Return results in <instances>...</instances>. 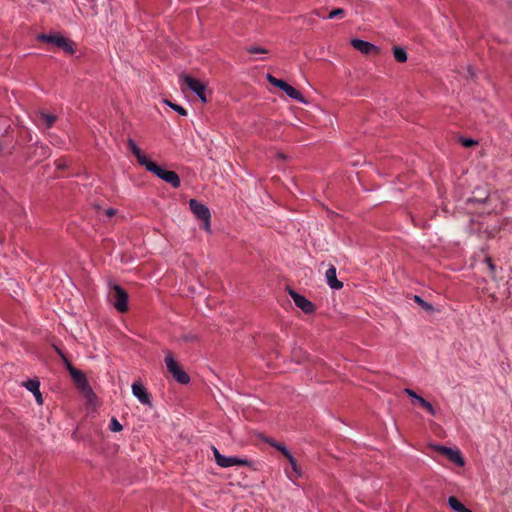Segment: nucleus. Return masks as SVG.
Instances as JSON below:
<instances>
[{
	"label": "nucleus",
	"instance_id": "nucleus-15",
	"mask_svg": "<svg viewBox=\"0 0 512 512\" xmlns=\"http://www.w3.org/2000/svg\"><path fill=\"white\" fill-rule=\"evenodd\" d=\"M286 459L290 464V467L285 469L286 475L290 480L295 481L302 475L301 468L293 455H289Z\"/></svg>",
	"mask_w": 512,
	"mask_h": 512
},
{
	"label": "nucleus",
	"instance_id": "nucleus-30",
	"mask_svg": "<svg viewBox=\"0 0 512 512\" xmlns=\"http://www.w3.org/2000/svg\"><path fill=\"white\" fill-rule=\"evenodd\" d=\"M476 144H477V142L475 140H473V139H463L462 140V145L464 147H472V146H474Z\"/></svg>",
	"mask_w": 512,
	"mask_h": 512
},
{
	"label": "nucleus",
	"instance_id": "nucleus-24",
	"mask_svg": "<svg viewBox=\"0 0 512 512\" xmlns=\"http://www.w3.org/2000/svg\"><path fill=\"white\" fill-rule=\"evenodd\" d=\"M109 429L112 431V432H120L123 427L122 425L119 423V421L113 417L110 421V424H109Z\"/></svg>",
	"mask_w": 512,
	"mask_h": 512
},
{
	"label": "nucleus",
	"instance_id": "nucleus-18",
	"mask_svg": "<svg viewBox=\"0 0 512 512\" xmlns=\"http://www.w3.org/2000/svg\"><path fill=\"white\" fill-rule=\"evenodd\" d=\"M55 121L56 116L54 114L48 113L46 111H40L38 114V122L45 128H51Z\"/></svg>",
	"mask_w": 512,
	"mask_h": 512
},
{
	"label": "nucleus",
	"instance_id": "nucleus-10",
	"mask_svg": "<svg viewBox=\"0 0 512 512\" xmlns=\"http://www.w3.org/2000/svg\"><path fill=\"white\" fill-rule=\"evenodd\" d=\"M289 295L292 297L295 305L304 313L309 314L315 310L314 304L304 296L298 294L294 290L289 289Z\"/></svg>",
	"mask_w": 512,
	"mask_h": 512
},
{
	"label": "nucleus",
	"instance_id": "nucleus-31",
	"mask_svg": "<svg viewBox=\"0 0 512 512\" xmlns=\"http://www.w3.org/2000/svg\"><path fill=\"white\" fill-rule=\"evenodd\" d=\"M404 392H405L409 397H411V398H413V399H415V400H417V397H420V396H419V395H417L413 390L408 389V388H406V389L404 390Z\"/></svg>",
	"mask_w": 512,
	"mask_h": 512
},
{
	"label": "nucleus",
	"instance_id": "nucleus-33",
	"mask_svg": "<svg viewBox=\"0 0 512 512\" xmlns=\"http://www.w3.org/2000/svg\"><path fill=\"white\" fill-rule=\"evenodd\" d=\"M416 401H417V402L419 403V405H421V406L424 404V402H426V400H425L423 397H421V396H420V397H417V400H416Z\"/></svg>",
	"mask_w": 512,
	"mask_h": 512
},
{
	"label": "nucleus",
	"instance_id": "nucleus-6",
	"mask_svg": "<svg viewBox=\"0 0 512 512\" xmlns=\"http://www.w3.org/2000/svg\"><path fill=\"white\" fill-rule=\"evenodd\" d=\"M181 79L183 83L191 90L193 91L203 103L208 102L207 96H206V86L200 82L198 79L193 78L189 75H182Z\"/></svg>",
	"mask_w": 512,
	"mask_h": 512
},
{
	"label": "nucleus",
	"instance_id": "nucleus-1",
	"mask_svg": "<svg viewBox=\"0 0 512 512\" xmlns=\"http://www.w3.org/2000/svg\"><path fill=\"white\" fill-rule=\"evenodd\" d=\"M38 40L52 44L68 54L74 53L73 42L58 33L40 34Z\"/></svg>",
	"mask_w": 512,
	"mask_h": 512
},
{
	"label": "nucleus",
	"instance_id": "nucleus-11",
	"mask_svg": "<svg viewBox=\"0 0 512 512\" xmlns=\"http://www.w3.org/2000/svg\"><path fill=\"white\" fill-rule=\"evenodd\" d=\"M436 450L445 456L448 460L455 463L458 466H464L465 462L463 457L461 456L459 450H454L452 448H448L445 446H436Z\"/></svg>",
	"mask_w": 512,
	"mask_h": 512
},
{
	"label": "nucleus",
	"instance_id": "nucleus-16",
	"mask_svg": "<svg viewBox=\"0 0 512 512\" xmlns=\"http://www.w3.org/2000/svg\"><path fill=\"white\" fill-rule=\"evenodd\" d=\"M325 276H326V280H327L328 285L332 289L338 290V289H341L343 287V283L337 279L335 266L331 265L327 269Z\"/></svg>",
	"mask_w": 512,
	"mask_h": 512
},
{
	"label": "nucleus",
	"instance_id": "nucleus-12",
	"mask_svg": "<svg viewBox=\"0 0 512 512\" xmlns=\"http://www.w3.org/2000/svg\"><path fill=\"white\" fill-rule=\"evenodd\" d=\"M351 44L356 50L360 51L362 54L365 55L379 53V48L377 46L361 39H353L351 41Z\"/></svg>",
	"mask_w": 512,
	"mask_h": 512
},
{
	"label": "nucleus",
	"instance_id": "nucleus-2",
	"mask_svg": "<svg viewBox=\"0 0 512 512\" xmlns=\"http://www.w3.org/2000/svg\"><path fill=\"white\" fill-rule=\"evenodd\" d=\"M149 172L154 173L157 177L170 184L173 188H178L181 184L178 174L174 171L165 170L156 163L149 162L146 168Z\"/></svg>",
	"mask_w": 512,
	"mask_h": 512
},
{
	"label": "nucleus",
	"instance_id": "nucleus-5",
	"mask_svg": "<svg viewBox=\"0 0 512 512\" xmlns=\"http://www.w3.org/2000/svg\"><path fill=\"white\" fill-rule=\"evenodd\" d=\"M110 298L119 312L123 313L128 310V294L121 286L114 284L111 287Z\"/></svg>",
	"mask_w": 512,
	"mask_h": 512
},
{
	"label": "nucleus",
	"instance_id": "nucleus-20",
	"mask_svg": "<svg viewBox=\"0 0 512 512\" xmlns=\"http://www.w3.org/2000/svg\"><path fill=\"white\" fill-rule=\"evenodd\" d=\"M393 56L397 62L404 63L407 61V52L398 46L393 48Z\"/></svg>",
	"mask_w": 512,
	"mask_h": 512
},
{
	"label": "nucleus",
	"instance_id": "nucleus-32",
	"mask_svg": "<svg viewBox=\"0 0 512 512\" xmlns=\"http://www.w3.org/2000/svg\"><path fill=\"white\" fill-rule=\"evenodd\" d=\"M106 215H107L108 217H111V216L115 215V210H114V209H108V210H106Z\"/></svg>",
	"mask_w": 512,
	"mask_h": 512
},
{
	"label": "nucleus",
	"instance_id": "nucleus-25",
	"mask_svg": "<svg viewBox=\"0 0 512 512\" xmlns=\"http://www.w3.org/2000/svg\"><path fill=\"white\" fill-rule=\"evenodd\" d=\"M166 103L173 109L175 110L176 112H178L180 115L182 116H186L187 115V111L180 105L178 104H174V103H171L169 101H166Z\"/></svg>",
	"mask_w": 512,
	"mask_h": 512
},
{
	"label": "nucleus",
	"instance_id": "nucleus-23",
	"mask_svg": "<svg viewBox=\"0 0 512 512\" xmlns=\"http://www.w3.org/2000/svg\"><path fill=\"white\" fill-rule=\"evenodd\" d=\"M414 301L419 304L426 311H433V306L424 301L420 296L414 295Z\"/></svg>",
	"mask_w": 512,
	"mask_h": 512
},
{
	"label": "nucleus",
	"instance_id": "nucleus-3",
	"mask_svg": "<svg viewBox=\"0 0 512 512\" xmlns=\"http://www.w3.org/2000/svg\"><path fill=\"white\" fill-rule=\"evenodd\" d=\"M165 364L169 373L172 374L173 378L180 384L186 385L190 382L189 375L181 368V366L174 359L171 352H168L165 357Z\"/></svg>",
	"mask_w": 512,
	"mask_h": 512
},
{
	"label": "nucleus",
	"instance_id": "nucleus-8",
	"mask_svg": "<svg viewBox=\"0 0 512 512\" xmlns=\"http://www.w3.org/2000/svg\"><path fill=\"white\" fill-rule=\"evenodd\" d=\"M267 80L269 81L270 84L283 90L290 98L298 100V101L302 100L301 93L298 90H296L294 87L289 85L287 82H285L284 80L278 79V78L272 76L271 74L267 75Z\"/></svg>",
	"mask_w": 512,
	"mask_h": 512
},
{
	"label": "nucleus",
	"instance_id": "nucleus-22",
	"mask_svg": "<svg viewBox=\"0 0 512 512\" xmlns=\"http://www.w3.org/2000/svg\"><path fill=\"white\" fill-rule=\"evenodd\" d=\"M346 15V11L342 8L333 9L326 18L334 19V18H343Z\"/></svg>",
	"mask_w": 512,
	"mask_h": 512
},
{
	"label": "nucleus",
	"instance_id": "nucleus-17",
	"mask_svg": "<svg viewBox=\"0 0 512 512\" xmlns=\"http://www.w3.org/2000/svg\"><path fill=\"white\" fill-rule=\"evenodd\" d=\"M24 385L29 391H31L34 394L37 403L42 404L43 398H42V395H41V392L39 389V387H40L39 381L37 379H31V380H28Z\"/></svg>",
	"mask_w": 512,
	"mask_h": 512
},
{
	"label": "nucleus",
	"instance_id": "nucleus-7",
	"mask_svg": "<svg viewBox=\"0 0 512 512\" xmlns=\"http://www.w3.org/2000/svg\"><path fill=\"white\" fill-rule=\"evenodd\" d=\"M214 458L216 463L223 468L231 466H248L249 461L247 459L238 457H227L222 455L216 448H213Z\"/></svg>",
	"mask_w": 512,
	"mask_h": 512
},
{
	"label": "nucleus",
	"instance_id": "nucleus-29",
	"mask_svg": "<svg viewBox=\"0 0 512 512\" xmlns=\"http://www.w3.org/2000/svg\"><path fill=\"white\" fill-rule=\"evenodd\" d=\"M422 407L428 412L430 413L431 415H435L436 414V411L435 409L433 408V406L431 405V403H429L428 401L424 402V404L422 405Z\"/></svg>",
	"mask_w": 512,
	"mask_h": 512
},
{
	"label": "nucleus",
	"instance_id": "nucleus-13",
	"mask_svg": "<svg viewBox=\"0 0 512 512\" xmlns=\"http://www.w3.org/2000/svg\"><path fill=\"white\" fill-rule=\"evenodd\" d=\"M127 146L131 153L137 158L138 163L147 168L149 162L152 161L148 159V157L142 152V150L137 146L135 141L132 139H128Z\"/></svg>",
	"mask_w": 512,
	"mask_h": 512
},
{
	"label": "nucleus",
	"instance_id": "nucleus-26",
	"mask_svg": "<svg viewBox=\"0 0 512 512\" xmlns=\"http://www.w3.org/2000/svg\"><path fill=\"white\" fill-rule=\"evenodd\" d=\"M485 262L487 264V267L489 269V272H490V275L492 277H494V274H495V270H496V266L495 264L492 262V259L490 257H486L485 258Z\"/></svg>",
	"mask_w": 512,
	"mask_h": 512
},
{
	"label": "nucleus",
	"instance_id": "nucleus-28",
	"mask_svg": "<svg viewBox=\"0 0 512 512\" xmlns=\"http://www.w3.org/2000/svg\"><path fill=\"white\" fill-rule=\"evenodd\" d=\"M247 51L251 54H257V53L266 54V53H268V51L266 49L261 48V47H254V46L247 48Z\"/></svg>",
	"mask_w": 512,
	"mask_h": 512
},
{
	"label": "nucleus",
	"instance_id": "nucleus-4",
	"mask_svg": "<svg viewBox=\"0 0 512 512\" xmlns=\"http://www.w3.org/2000/svg\"><path fill=\"white\" fill-rule=\"evenodd\" d=\"M189 206L193 214L202 221L201 228L210 231V218L211 214L207 206L200 203L196 199L189 201Z\"/></svg>",
	"mask_w": 512,
	"mask_h": 512
},
{
	"label": "nucleus",
	"instance_id": "nucleus-19",
	"mask_svg": "<svg viewBox=\"0 0 512 512\" xmlns=\"http://www.w3.org/2000/svg\"><path fill=\"white\" fill-rule=\"evenodd\" d=\"M448 504L456 512H472L470 509L466 508L455 496H450L448 498Z\"/></svg>",
	"mask_w": 512,
	"mask_h": 512
},
{
	"label": "nucleus",
	"instance_id": "nucleus-21",
	"mask_svg": "<svg viewBox=\"0 0 512 512\" xmlns=\"http://www.w3.org/2000/svg\"><path fill=\"white\" fill-rule=\"evenodd\" d=\"M268 443L280 451L285 458L289 457V455H292L283 444H279L274 441H268Z\"/></svg>",
	"mask_w": 512,
	"mask_h": 512
},
{
	"label": "nucleus",
	"instance_id": "nucleus-14",
	"mask_svg": "<svg viewBox=\"0 0 512 512\" xmlns=\"http://www.w3.org/2000/svg\"><path fill=\"white\" fill-rule=\"evenodd\" d=\"M133 395L145 405H150V396L144 386L140 382H134L132 384Z\"/></svg>",
	"mask_w": 512,
	"mask_h": 512
},
{
	"label": "nucleus",
	"instance_id": "nucleus-9",
	"mask_svg": "<svg viewBox=\"0 0 512 512\" xmlns=\"http://www.w3.org/2000/svg\"><path fill=\"white\" fill-rule=\"evenodd\" d=\"M67 367L70 372V375L75 382V384L78 386L79 389H81L85 393L92 394V390L88 384V381L84 375V373L75 367H73L70 363L67 362Z\"/></svg>",
	"mask_w": 512,
	"mask_h": 512
},
{
	"label": "nucleus",
	"instance_id": "nucleus-27",
	"mask_svg": "<svg viewBox=\"0 0 512 512\" xmlns=\"http://www.w3.org/2000/svg\"><path fill=\"white\" fill-rule=\"evenodd\" d=\"M55 165L57 169H65L68 166V160L64 158H60L55 161Z\"/></svg>",
	"mask_w": 512,
	"mask_h": 512
}]
</instances>
